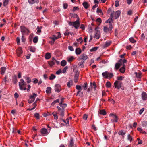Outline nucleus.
I'll list each match as a JSON object with an SVG mask.
<instances>
[{
    "instance_id": "6ab92c4d",
    "label": "nucleus",
    "mask_w": 147,
    "mask_h": 147,
    "mask_svg": "<svg viewBox=\"0 0 147 147\" xmlns=\"http://www.w3.org/2000/svg\"><path fill=\"white\" fill-rule=\"evenodd\" d=\"M82 5L84 8L86 9H87L89 6V5L88 2H84L83 3Z\"/></svg>"
},
{
    "instance_id": "cd10ccee",
    "label": "nucleus",
    "mask_w": 147,
    "mask_h": 147,
    "mask_svg": "<svg viewBox=\"0 0 147 147\" xmlns=\"http://www.w3.org/2000/svg\"><path fill=\"white\" fill-rule=\"evenodd\" d=\"M55 62L54 61L51 60L48 61L49 64L51 67L55 65Z\"/></svg>"
},
{
    "instance_id": "5fc2aeb1",
    "label": "nucleus",
    "mask_w": 147,
    "mask_h": 147,
    "mask_svg": "<svg viewBox=\"0 0 147 147\" xmlns=\"http://www.w3.org/2000/svg\"><path fill=\"white\" fill-rule=\"evenodd\" d=\"M76 88L78 90H81V86L80 85H77L76 86Z\"/></svg>"
},
{
    "instance_id": "680f3d73",
    "label": "nucleus",
    "mask_w": 147,
    "mask_h": 147,
    "mask_svg": "<svg viewBox=\"0 0 147 147\" xmlns=\"http://www.w3.org/2000/svg\"><path fill=\"white\" fill-rule=\"evenodd\" d=\"M96 22H98L100 24L101 23V19L100 18H98L96 20Z\"/></svg>"
},
{
    "instance_id": "473e14b6",
    "label": "nucleus",
    "mask_w": 147,
    "mask_h": 147,
    "mask_svg": "<svg viewBox=\"0 0 147 147\" xmlns=\"http://www.w3.org/2000/svg\"><path fill=\"white\" fill-rule=\"evenodd\" d=\"M74 142L73 139H71L70 142V144L69 146V147H72L74 146Z\"/></svg>"
},
{
    "instance_id": "4be33fe9",
    "label": "nucleus",
    "mask_w": 147,
    "mask_h": 147,
    "mask_svg": "<svg viewBox=\"0 0 147 147\" xmlns=\"http://www.w3.org/2000/svg\"><path fill=\"white\" fill-rule=\"evenodd\" d=\"M73 81L72 80H70L67 82V86L68 88H70L73 85Z\"/></svg>"
},
{
    "instance_id": "9d476101",
    "label": "nucleus",
    "mask_w": 147,
    "mask_h": 147,
    "mask_svg": "<svg viewBox=\"0 0 147 147\" xmlns=\"http://www.w3.org/2000/svg\"><path fill=\"white\" fill-rule=\"evenodd\" d=\"M141 98L143 101H145L147 100V94L144 92H142L141 94Z\"/></svg>"
},
{
    "instance_id": "5701e85b",
    "label": "nucleus",
    "mask_w": 147,
    "mask_h": 147,
    "mask_svg": "<svg viewBox=\"0 0 147 147\" xmlns=\"http://www.w3.org/2000/svg\"><path fill=\"white\" fill-rule=\"evenodd\" d=\"M134 74L136 75V77L137 78H140L141 77L142 73L141 72L138 73L137 72H135Z\"/></svg>"
},
{
    "instance_id": "bb28decb",
    "label": "nucleus",
    "mask_w": 147,
    "mask_h": 147,
    "mask_svg": "<svg viewBox=\"0 0 147 147\" xmlns=\"http://www.w3.org/2000/svg\"><path fill=\"white\" fill-rule=\"evenodd\" d=\"M6 68L5 67H1V73L2 75L4 74L5 71L6 70Z\"/></svg>"
},
{
    "instance_id": "052dcab7",
    "label": "nucleus",
    "mask_w": 147,
    "mask_h": 147,
    "mask_svg": "<svg viewBox=\"0 0 147 147\" xmlns=\"http://www.w3.org/2000/svg\"><path fill=\"white\" fill-rule=\"evenodd\" d=\"M68 48L71 51H74V49L73 48V47L71 46H68Z\"/></svg>"
},
{
    "instance_id": "7c9ffc66",
    "label": "nucleus",
    "mask_w": 147,
    "mask_h": 147,
    "mask_svg": "<svg viewBox=\"0 0 147 147\" xmlns=\"http://www.w3.org/2000/svg\"><path fill=\"white\" fill-rule=\"evenodd\" d=\"M121 65H120L119 63L118 62L116 63L115 65V68L116 70H117L120 67Z\"/></svg>"
},
{
    "instance_id": "c756f323",
    "label": "nucleus",
    "mask_w": 147,
    "mask_h": 147,
    "mask_svg": "<svg viewBox=\"0 0 147 147\" xmlns=\"http://www.w3.org/2000/svg\"><path fill=\"white\" fill-rule=\"evenodd\" d=\"M111 42V41H107L104 45V47H106L110 45Z\"/></svg>"
},
{
    "instance_id": "e2e57ef3",
    "label": "nucleus",
    "mask_w": 147,
    "mask_h": 147,
    "mask_svg": "<svg viewBox=\"0 0 147 147\" xmlns=\"http://www.w3.org/2000/svg\"><path fill=\"white\" fill-rule=\"evenodd\" d=\"M27 82L28 83H29L31 82V79L30 78L28 77L27 78Z\"/></svg>"
},
{
    "instance_id": "393cba45",
    "label": "nucleus",
    "mask_w": 147,
    "mask_h": 147,
    "mask_svg": "<svg viewBox=\"0 0 147 147\" xmlns=\"http://www.w3.org/2000/svg\"><path fill=\"white\" fill-rule=\"evenodd\" d=\"M125 65H123V67L120 68L119 69L120 71L122 73H124L125 71Z\"/></svg>"
},
{
    "instance_id": "412c9836",
    "label": "nucleus",
    "mask_w": 147,
    "mask_h": 147,
    "mask_svg": "<svg viewBox=\"0 0 147 147\" xmlns=\"http://www.w3.org/2000/svg\"><path fill=\"white\" fill-rule=\"evenodd\" d=\"M57 114L58 113L56 111H54L52 113V114L54 116L55 119L57 120L58 119Z\"/></svg>"
},
{
    "instance_id": "338daca9",
    "label": "nucleus",
    "mask_w": 147,
    "mask_h": 147,
    "mask_svg": "<svg viewBox=\"0 0 147 147\" xmlns=\"http://www.w3.org/2000/svg\"><path fill=\"white\" fill-rule=\"evenodd\" d=\"M20 39L18 37L16 39L18 45H19L20 43Z\"/></svg>"
},
{
    "instance_id": "13d9d810",
    "label": "nucleus",
    "mask_w": 147,
    "mask_h": 147,
    "mask_svg": "<svg viewBox=\"0 0 147 147\" xmlns=\"http://www.w3.org/2000/svg\"><path fill=\"white\" fill-rule=\"evenodd\" d=\"M119 1L118 0L116 1L115 2V6L116 7H117L118 6H119Z\"/></svg>"
},
{
    "instance_id": "c85d7f7f",
    "label": "nucleus",
    "mask_w": 147,
    "mask_h": 147,
    "mask_svg": "<svg viewBox=\"0 0 147 147\" xmlns=\"http://www.w3.org/2000/svg\"><path fill=\"white\" fill-rule=\"evenodd\" d=\"M51 57V54L50 53H47L46 54L45 58L47 59H48Z\"/></svg>"
},
{
    "instance_id": "dca6fc26",
    "label": "nucleus",
    "mask_w": 147,
    "mask_h": 147,
    "mask_svg": "<svg viewBox=\"0 0 147 147\" xmlns=\"http://www.w3.org/2000/svg\"><path fill=\"white\" fill-rule=\"evenodd\" d=\"M28 1L30 4H33L35 3H38L39 2L38 0H28Z\"/></svg>"
},
{
    "instance_id": "4c0bfd02",
    "label": "nucleus",
    "mask_w": 147,
    "mask_h": 147,
    "mask_svg": "<svg viewBox=\"0 0 147 147\" xmlns=\"http://www.w3.org/2000/svg\"><path fill=\"white\" fill-rule=\"evenodd\" d=\"M127 138L128 140H129L130 142H131L133 140L132 137L129 134L127 135Z\"/></svg>"
},
{
    "instance_id": "3c124183",
    "label": "nucleus",
    "mask_w": 147,
    "mask_h": 147,
    "mask_svg": "<svg viewBox=\"0 0 147 147\" xmlns=\"http://www.w3.org/2000/svg\"><path fill=\"white\" fill-rule=\"evenodd\" d=\"M30 51L33 52L35 51V48L34 47H31L30 48Z\"/></svg>"
},
{
    "instance_id": "72a5a7b5",
    "label": "nucleus",
    "mask_w": 147,
    "mask_h": 147,
    "mask_svg": "<svg viewBox=\"0 0 147 147\" xmlns=\"http://www.w3.org/2000/svg\"><path fill=\"white\" fill-rule=\"evenodd\" d=\"M67 63L65 60H63L61 62V65L62 66H65L66 64Z\"/></svg>"
},
{
    "instance_id": "bf43d9fd",
    "label": "nucleus",
    "mask_w": 147,
    "mask_h": 147,
    "mask_svg": "<svg viewBox=\"0 0 147 147\" xmlns=\"http://www.w3.org/2000/svg\"><path fill=\"white\" fill-rule=\"evenodd\" d=\"M68 4L67 3H65L63 4V8L65 9L67 8L68 7Z\"/></svg>"
},
{
    "instance_id": "79ce46f5",
    "label": "nucleus",
    "mask_w": 147,
    "mask_h": 147,
    "mask_svg": "<svg viewBox=\"0 0 147 147\" xmlns=\"http://www.w3.org/2000/svg\"><path fill=\"white\" fill-rule=\"evenodd\" d=\"M59 101V99H56V100H54L53 102L51 103V105L53 106H54L55 104L58 103Z\"/></svg>"
},
{
    "instance_id": "7ed1b4c3",
    "label": "nucleus",
    "mask_w": 147,
    "mask_h": 147,
    "mask_svg": "<svg viewBox=\"0 0 147 147\" xmlns=\"http://www.w3.org/2000/svg\"><path fill=\"white\" fill-rule=\"evenodd\" d=\"M102 75L103 78H105L110 79L113 76V75L111 73H110L107 71H105L102 73Z\"/></svg>"
},
{
    "instance_id": "39448f33",
    "label": "nucleus",
    "mask_w": 147,
    "mask_h": 147,
    "mask_svg": "<svg viewBox=\"0 0 147 147\" xmlns=\"http://www.w3.org/2000/svg\"><path fill=\"white\" fill-rule=\"evenodd\" d=\"M109 117L111 118V121L113 122H118V117L112 113L109 114Z\"/></svg>"
},
{
    "instance_id": "ea45409f",
    "label": "nucleus",
    "mask_w": 147,
    "mask_h": 147,
    "mask_svg": "<svg viewBox=\"0 0 147 147\" xmlns=\"http://www.w3.org/2000/svg\"><path fill=\"white\" fill-rule=\"evenodd\" d=\"M9 0H5L3 3V5L4 6H6L7 5L9 1Z\"/></svg>"
},
{
    "instance_id": "09e8293b",
    "label": "nucleus",
    "mask_w": 147,
    "mask_h": 147,
    "mask_svg": "<svg viewBox=\"0 0 147 147\" xmlns=\"http://www.w3.org/2000/svg\"><path fill=\"white\" fill-rule=\"evenodd\" d=\"M129 40L132 43H134L136 42V40H134L132 37L130 38L129 39Z\"/></svg>"
},
{
    "instance_id": "b1692460",
    "label": "nucleus",
    "mask_w": 147,
    "mask_h": 147,
    "mask_svg": "<svg viewBox=\"0 0 147 147\" xmlns=\"http://www.w3.org/2000/svg\"><path fill=\"white\" fill-rule=\"evenodd\" d=\"M85 62L84 61H81L78 63V65L79 66L81 67V68H83L84 67Z\"/></svg>"
},
{
    "instance_id": "c03bdc74",
    "label": "nucleus",
    "mask_w": 147,
    "mask_h": 147,
    "mask_svg": "<svg viewBox=\"0 0 147 147\" xmlns=\"http://www.w3.org/2000/svg\"><path fill=\"white\" fill-rule=\"evenodd\" d=\"M98 47H95L92 49H91L90 50V52H93L95 51H96L98 49Z\"/></svg>"
},
{
    "instance_id": "8fccbe9b",
    "label": "nucleus",
    "mask_w": 147,
    "mask_h": 147,
    "mask_svg": "<svg viewBox=\"0 0 147 147\" xmlns=\"http://www.w3.org/2000/svg\"><path fill=\"white\" fill-rule=\"evenodd\" d=\"M34 116L37 119H39V115L38 113H36L34 114Z\"/></svg>"
},
{
    "instance_id": "a18cd8bd",
    "label": "nucleus",
    "mask_w": 147,
    "mask_h": 147,
    "mask_svg": "<svg viewBox=\"0 0 147 147\" xmlns=\"http://www.w3.org/2000/svg\"><path fill=\"white\" fill-rule=\"evenodd\" d=\"M118 134L120 135H124L125 134V132H123L122 130H121L119 131Z\"/></svg>"
},
{
    "instance_id": "f3484780",
    "label": "nucleus",
    "mask_w": 147,
    "mask_h": 147,
    "mask_svg": "<svg viewBox=\"0 0 147 147\" xmlns=\"http://www.w3.org/2000/svg\"><path fill=\"white\" fill-rule=\"evenodd\" d=\"M113 17V13H111L110 15V18H109L106 21V22L109 23V24H111L112 21V18Z\"/></svg>"
},
{
    "instance_id": "a878e982",
    "label": "nucleus",
    "mask_w": 147,
    "mask_h": 147,
    "mask_svg": "<svg viewBox=\"0 0 147 147\" xmlns=\"http://www.w3.org/2000/svg\"><path fill=\"white\" fill-rule=\"evenodd\" d=\"M41 133L43 134H45L47 133V130L45 128H43L41 130Z\"/></svg>"
},
{
    "instance_id": "4d7b16f0",
    "label": "nucleus",
    "mask_w": 147,
    "mask_h": 147,
    "mask_svg": "<svg viewBox=\"0 0 147 147\" xmlns=\"http://www.w3.org/2000/svg\"><path fill=\"white\" fill-rule=\"evenodd\" d=\"M110 12L113 13V11H112L111 9V8H109L107 10V13H109Z\"/></svg>"
},
{
    "instance_id": "6e6d98bb",
    "label": "nucleus",
    "mask_w": 147,
    "mask_h": 147,
    "mask_svg": "<svg viewBox=\"0 0 147 147\" xmlns=\"http://www.w3.org/2000/svg\"><path fill=\"white\" fill-rule=\"evenodd\" d=\"M67 69H68L67 66L65 67L62 71V73H65L66 72V70Z\"/></svg>"
},
{
    "instance_id": "4468645a",
    "label": "nucleus",
    "mask_w": 147,
    "mask_h": 147,
    "mask_svg": "<svg viewBox=\"0 0 147 147\" xmlns=\"http://www.w3.org/2000/svg\"><path fill=\"white\" fill-rule=\"evenodd\" d=\"M100 31L97 30L96 33L94 38L97 39H98L100 37Z\"/></svg>"
},
{
    "instance_id": "603ef678",
    "label": "nucleus",
    "mask_w": 147,
    "mask_h": 147,
    "mask_svg": "<svg viewBox=\"0 0 147 147\" xmlns=\"http://www.w3.org/2000/svg\"><path fill=\"white\" fill-rule=\"evenodd\" d=\"M109 30V29L107 26H104V31L105 32H107Z\"/></svg>"
},
{
    "instance_id": "37998d69",
    "label": "nucleus",
    "mask_w": 147,
    "mask_h": 147,
    "mask_svg": "<svg viewBox=\"0 0 147 147\" xmlns=\"http://www.w3.org/2000/svg\"><path fill=\"white\" fill-rule=\"evenodd\" d=\"M97 12L98 13L102 15L103 14V13H102V10L100 9H99L98 8L97 9Z\"/></svg>"
},
{
    "instance_id": "774afa93",
    "label": "nucleus",
    "mask_w": 147,
    "mask_h": 147,
    "mask_svg": "<svg viewBox=\"0 0 147 147\" xmlns=\"http://www.w3.org/2000/svg\"><path fill=\"white\" fill-rule=\"evenodd\" d=\"M57 34L58 35V36H57V38H59L61 37V34L59 32H58L57 33Z\"/></svg>"
},
{
    "instance_id": "1a4fd4ad",
    "label": "nucleus",
    "mask_w": 147,
    "mask_h": 147,
    "mask_svg": "<svg viewBox=\"0 0 147 147\" xmlns=\"http://www.w3.org/2000/svg\"><path fill=\"white\" fill-rule=\"evenodd\" d=\"M61 90V87L59 84H57L55 85V90L56 92H59Z\"/></svg>"
},
{
    "instance_id": "a211bd4d",
    "label": "nucleus",
    "mask_w": 147,
    "mask_h": 147,
    "mask_svg": "<svg viewBox=\"0 0 147 147\" xmlns=\"http://www.w3.org/2000/svg\"><path fill=\"white\" fill-rule=\"evenodd\" d=\"M75 59L73 56H71L67 57V60L68 62H70L72 61Z\"/></svg>"
},
{
    "instance_id": "9b49d317",
    "label": "nucleus",
    "mask_w": 147,
    "mask_h": 147,
    "mask_svg": "<svg viewBox=\"0 0 147 147\" xmlns=\"http://www.w3.org/2000/svg\"><path fill=\"white\" fill-rule=\"evenodd\" d=\"M88 56L84 54H82L80 56L79 59L80 60L83 59L84 60H86Z\"/></svg>"
},
{
    "instance_id": "c9c22d12",
    "label": "nucleus",
    "mask_w": 147,
    "mask_h": 147,
    "mask_svg": "<svg viewBox=\"0 0 147 147\" xmlns=\"http://www.w3.org/2000/svg\"><path fill=\"white\" fill-rule=\"evenodd\" d=\"M51 88L50 87H47L46 91V92L47 93L49 94L51 92Z\"/></svg>"
},
{
    "instance_id": "2f4dec72",
    "label": "nucleus",
    "mask_w": 147,
    "mask_h": 147,
    "mask_svg": "<svg viewBox=\"0 0 147 147\" xmlns=\"http://www.w3.org/2000/svg\"><path fill=\"white\" fill-rule=\"evenodd\" d=\"M99 113L100 114L103 115H105L106 114V112L104 109L100 110Z\"/></svg>"
},
{
    "instance_id": "6e6552de",
    "label": "nucleus",
    "mask_w": 147,
    "mask_h": 147,
    "mask_svg": "<svg viewBox=\"0 0 147 147\" xmlns=\"http://www.w3.org/2000/svg\"><path fill=\"white\" fill-rule=\"evenodd\" d=\"M122 83L118 81H116L114 83L115 87L118 89H119L121 87Z\"/></svg>"
},
{
    "instance_id": "e433bc0d",
    "label": "nucleus",
    "mask_w": 147,
    "mask_h": 147,
    "mask_svg": "<svg viewBox=\"0 0 147 147\" xmlns=\"http://www.w3.org/2000/svg\"><path fill=\"white\" fill-rule=\"evenodd\" d=\"M50 38L52 39L53 41H55V40L58 39L57 36H56L55 35H53V37H50Z\"/></svg>"
},
{
    "instance_id": "0eeeda50",
    "label": "nucleus",
    "mask_w": 147,
    "mask_h": 147,
    "mask_svg": "<svg viewBox=\"0 0 147 147\" xmlns=\"http://www.w3.org/2000/svg\"><path fill=\"white\" fill-rule=\"evenodd\" d=\"M37 96V94L35 93H33V95L30 97V99L28 100V102L29 103H31L33 102L35 100V97Z\"/></svg>"
},
{
    "instance_id": "f03ea898",
    "label": "nucleus",
    "mask_w": 147,
    "mask_h": 147,
    "mask_svg": "<svg viewBox=\"0 0 147 147\" xmlns=\"http://www.w3.org/2000/svg\"><path fill=\"white\" fill-rule=\"evenodd\" d=\"M68 24L69 25L72 26H73L76 29H78V28L80 26V24L78 18L76 21L74 22L68 21Z\"/></svg>"
},
{
    "instance_id": "f8f14e48",
    "label": "nucleus",
    "mask_w": 147,
    "mask_h": 147,
    "mask_svg": "<svg viewBox=\"0 0 147 147\" xmlns=\"http://www.w3.org/2000/svg\"><path fill=\"white\" fill-rule=\"evenodd\" d=\"M18 56L20 57V55L22 53V51L21 48L19 47L16 51Z\"/></svg>"
},
{
    "instance_id": "20e7f679",
    "label": "nucleus",
    "mask_w": 147,
    "mask_h": 147,
    "mask_svg": "<svg viewBox=\"0 0 147 147\" xmlns=\"http://www.w3.org/2000/svg\"><path fill=\"white\" fill-rule=\"evenodd\" d=\"M20 81V82H19V88L20 90H23V88L26 86V83L24 81L23 79H21Z\"/></svg>"
},
{
    "instance_id": "0e129e2a",
    "label": "nucleus",
    "mask_w": 147,
    "mask_h": 147,
    "mask_svg": "<svg viewBox=\"0 0 147 147\" xmlns=\"http://www.w3.org/2000/svg\"><path fill=\"white\" fill-rule=\"evenodd\" d=\"M21 40L23 42H24L26 40V38L24 37L23 34H22V36Z\"/></svg>"
},
{
    "instance_id": "f257e3e1",
    "label": "nucleus",
    "mask_w": 147,
    "mask_h": 147,
    "mask_svg": "<svg viewBox=\"0 0 147 147\" xmlns=\"http://www.w3.org/2000/svg\"><path fill=\"white\" fill-rule=\"evenodd\" d=\"M60 107L57 106V107L58 109V113L61 117H63L64 116L65 108L66 107L67 105L66 104L61 103L60 105H59Z\"/></svg>"
},
{
    "instance_id": "aec40b11",
    "label": "nucleus",
    "mask_w": 147,
    "mask_h": 147,
    "mask_svg": "<svg viewBox=\"0 0 147 147\" xmlns=\"http://www.w3.org/2000/svg\"><path fill=\"white\" fill-rule=\"evenodd\" d=\"M75 52L76 55H80L81 53V50L80 48H77L76 49Z\"/></svg>"
},
{
    "instance_id": "ddd939ff",
    "label": "nucleus",
    "mask_w": 147,
    "mask_h": 147,
    "mask_svg": "<svg viewBox=\"0 0 147 147\" xmlns=\"http://www.w3.org/2000/svg\"><path fill=\"white\" fill-rule=\"evenodd\" d=\"M118 62L120 65H123H123H125L124 64L127 62V61L125 59H121L118 61Z\"/></svg>"
},
{
    "instance_id": "2eb2a0df",
    "label": "nucleus",
    "mask_w": 147,
    "mask_h": 147,
    "mask_svg": "<svg viewBox=\"0 0 147 147\" xmlns=\"http://www.w3.org/2000/svg\"><path fill=\"white\" fill-rule=\"evenodd\" d=\"M121 13V12L120 11L118 10L115 13V19H117L118 18Z\"/></svg>"
},
{
    "instance_id": "f704fd0d",
    "label": "nucleus",
    "mask_w": 147,
    "mask_h": 147,
    "mask_svg": "<svg viewBox=\"0 0 147 147\" xmlns=\"http://www.w3.org/2000/svg\"><path fill=\"white\" fill-rule=\"evenodd\" d=\"M38 40V37L37 36H35L33 39V42L35 43L37 42Z\"/></svg>"
},
{
    "instance_id": "423d86ee",
    "label": "nucleus",
    "mask_w": 147,
    "mask_h": 147,
    "mask_svg": "<svg viewBox=\"0 0 147 147\" xmlns=\"http://www.w3.org/2000/svg\"><path fill=\"white\" fill-rule=\"evenodd\" d=\"M21 29V32L23 33V35L24 34H26L28 35L30 32V31L28 29L24 26H21L20 27Z\"/></svg>"
},
{
    "instance_id": "69168bd1",
    "label": "nucleus",
    "mask_w": 147,
    "mask_h": 147,
    "mask_svg": "<svg viewBox=\"0 0 147 147\" xmlns=\"http://www.w3.org/2000/svg\"><path fill=\"white\" fill-rule=\"evenodd\" d=\"M113 28L112 25L111 24H109V30L111 31Z\"/></svg>"
},
{
    "instance_id": "49530a36",
    "label": "nucleus",
    "mask_w": 147,
    "mask_h": 147,
    "mask_svg": "<svg viewBox=\"0 0 147 147\" xmlns=\"http://www.w3.org/2000/svg\"><path fill=\"white\" fill-rule=\"evenodd\" d=\"M111 84L109 82H107L106 84V86L107 87L109 88L111 86Z\"/></svg>"
},
{
    "instance_id": "a19ab883",
    "label": "nucleus",
    "mask_w": 147,
    "mask_h": 147,
    "mask_svg": "<svg viewBox=\"0 0 147 147\" xmlns=\"http://www.w3.org/2000/svg\"><path fill=\"white\" fill-rule=\"evenodd\" d=\"M142 126L143 127L147 126V122L146 121H144L142 122Z\"/></svg>"
},
{
    "instance_id": "864d4df0",
    "label": "nucleus",
    "mask_w": 147,
    "mask_h": 147,
    "mask_svg": "<svg viewBox=\"0 0 147 147\" xmlns=\"http://www.w3.org/2000/svg\"><path fill=\"white\" fill-rule=\"evenodd\" d=\"M88 115L87 114H84L83 118L84 120H87V118H88Z\"/></svg>"
},
{
    "instance_id": "de8ad7c7",
    "label": "nucleus",
    "mask_w": 147,
    "mask_h": 147,
    "mask_svg": "<svg viewBox=\"0 0 147 147\" xmlns=\"http://www.w3.org/2000/svg\"><path fill=\"white\" fill-rule=\"evenodd\" d=\"M82 87L84 88V90H86L87 88V85L86 83H85L84 84V86H82Z\"/></svg>"
},
{
    "instance_id": "58836bf2",
    "label": "nucleus",
    "mask_w": 147,
    "mask_h": 147,
    "mask_svg": "<svg viewBox=\"0 0 147 147\" xmlns=\"http://www.w3.org/2000/svg\"><path fill=\"white\" fill-rule=\"evenodd\" d=\"M56 77V76L53 74H51L50 76L49 79L50 80H52L54 79Z\"/></svg>"
}]
</instances>
